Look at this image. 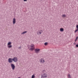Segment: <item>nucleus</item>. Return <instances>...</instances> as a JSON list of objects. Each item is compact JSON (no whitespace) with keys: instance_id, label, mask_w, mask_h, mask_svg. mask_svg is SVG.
Returning <instances> with one entry per match:
<instances>
[{"instance_id":"nucleus-4","label":"nucleus","mask_w":78,"mask_h":78,"mask_svg":"<svg viewBox=\"0 0 78 78\" xmlns=\"http://www.w3.org/2000/svg\"><path fill=\"white\" fill-rule=\"evenodd\" d=\"M10 65L12 70H14V69H15V65L13 63H11Z\"/></svg>"},{"instance_id":"nucleus-22","label":"nucleus","mask_w":78,"mask_h":78,"mask_svg":"<svg viewBox=\"0 0 78 78\" xmlns=\"http://www.w3.org/2000/svg\"><path fill=\"white\" fill-rule=\"evenodd\" d=\"M45 72V70H44L43 71V72Z\"/></svg>"},{"instance_id":"nucleus-23","label":"nucleus","mask_w":78,"mask_h":78,"mask_svg":"<svg viewBox=\"0 0 78 78\" xmlns=\"http://www.w3.org/2000/svg\"><path fill=\"white\" fill-rule=\"evenodd\" d=\"M24 2H27V0H23Z\"/></svg>"},{"instance_id":"nucleus-25","label":"nucleus","mask_w":78,"mask_h":78,"mask_svg":"<svg viewBox=\"0 0 78 78\" xmlns=\"http://www.w3.org/2000/svg\"><path fill=\"white\" fill-rule=\"evenodd\" d=\"M28 48H30V47H29V46H28Z\"/></svg>"},{"instance_id":"nucleus-17","label":"nucleus","mask_w":78,"mask_h":78,"mask_svg":"<svg viewBox=\"0 0 78 78\" xmlns=\"http://www.w3.org/2000/svg\"><path fill=\"white\" fill-rule=\"evenodd\" d=\"M68 77L69 78H71V77H70V74L68 75Z\"/></svg>"},{"instance_id":"nucleus-9","label":"nucleus","mask_w":78,"mask_h":78,"mask_svg":"<svg viewBox=\"0 0 78 78\" xmlns=\"http://www.w3.org/2000/svg\"><path fill=\"white\" fill-rule=\"evenodd\" d=\"M60 31H61L62 32L64 31V29L63 28H60Z\"/></svg>"},{"instance_id":"nucleus-2","label":"nucleus","mask_w":78,"mask_h":78,"mask_svg":"<svg viewBox=\"0 0 78 78\" xmlns=\"http://www.w3.org/2000/svg\"><path fill=\"white\" fill-rule=\"evenodd\" d=\"M8 61L9 63H12V61H13V60L12 58H9L8 59Z\"/></svg>"},{"instance_id":"nucleus-12","label":"nucleus","mask_w":78,"mask_h":78,"mask_svg":"<svg viewBox=\"0 0 78 78\" xmlns=\"http://www.w3.org/2000/svg\"><path fill=\"white\" fill-rule=\"evenodd\" d=\"M12 43H11V42H9L8 44H7V45H11V44Z\"/></svg>"},{"instance_id":"nucleus-7","label":"nucleus","mask_w":78,"mask_h":78,"mask_svg":"<svg viewBox=\"0 0 78 78\" xmlns=\"http://www.w3.org/2000/svg\"><path fill=\"white\" fill-rule=\"evenodd\" d=\"M76 30H75V33H76L77 31H78V25L76 26Z\"/></svg>"},{"instance_id":"nucleus-20","label":"nucleus","mask_w":78,"mask_h":78,"mask_svg":"<svg viewBox=\"0 0 78 78\" xmlns=\"http://www.w3.org/2000/svg\"><path fill=\"white\" fill-rule=\"evenodd\" d=\"M30 47L31 48L33 47H34V45L33 44V45H31Z\"/></svg>"},{"instance_id":"nucleus-15","label":"nucleus","mask_w":78,"mask_h":78,"mask_svg":"<svg viewBox=\"0 0 78 78\" xmlns=\"http://www.w3.org/2000/svg\"><path fill=\"white\" fill-rule=\"evenodd\" d=\"M78 37H76V39L75 40V42H76V41H77V40H78Z\"/></svg>"},{"instance_id":"nucleus-1","label":"nucleus","mask_w":78,"mask_h":78,"mask_svg":"<svg viewBox=\"0 0 78 78\" xmlns=\"http://www.w3.org/2000/svg\"><path fill=\"white\" fill-rule=\"evenodd\" d=\"M41 78H47V74L46 73H44L42 75Z\"/></svg>"},{"instance_id":"nucleus-10","label":"nucleus","mask_w":78,"mask_h":78,"mask_svg":"<svg viewBox=\"0 0 78 78\" xmlns=\"http://www.w3.org/2000/svg\"><path fill=\"white\" fill-rule=\"evenodd\" d=\"M27 33V31H25L24 32L22 33H21V34H25V33Z\"/></svg>"},{"instance_id":"nucleus-19","label":"nucleus","mask_w":78,"mask_h":78,"mask_svg":"<svg viewBox=\"0 0 78 78\" xmlns=\"http://www.w3.org/2000/svg\"><path fill=\"white\" fill-rule=\"evenodd\" d=\"M47 44H48V43H47V42L45 43H44L45 45H47Z\"/></svg>"},{"instance_id":"nucleus-11","label":"nucleus","mask_w":78,"mask_h":78,"mask_svg":"<svg viewBox=\"0 0 78 78\" xmlns=\"http://www.w3.org/2000/svg\"><path fill=\"white\" fill-rule=\"evenodd\" d=\"M8 48H11L12 47V45H7Z\"/></svg>"},{"instance_id":"nucleus-24","label":"nucleus","mask_w":78,"mask_h":78,"mask_svg":"<svg viewBox=\"0 0 78 78\" xmlns=\"http://www.w3.org/2000/svg\"><path fill=\"white\" fill-rule=\"evenodd\" d=\"M43 62H44H44H45V61L43 60Z\"/></svg>"},{"instance_id":"nucleus-18","label":"nucleus","mask_w":78,"mask_h":78,"mask_svg":"<svg viewBox=\"0 0 78 78\" xmlns=\"http://www.w3.org/2000/svg\"><path fill=\"white\" fill-rule=\"evenodd\" d=\"M41 62L42 63H44V62H43V61L42 60V59H41Z\"/></svg>"},{"instance_id":"nucleus-13","label":"nucleus","mask_w":78,"mask_h":78,"mask_svg":"<svg viewBox=\"0 0 78 78\" xmlns=\"http://www.w3.org/2000/svg\"><path fill=\"white\" fill-rule=\"evenodd\" d=\"M62 17H66V16L65 14H64L63 15H62Z\"/></svg>"},{"instance_id":"nucleus-14","label":"nucleus","mask_w":78,"mask_h":78,"mask_svg":"<svg viewBox=\"0 0 78 78\" xmlns=\"http://www.w3.org/2000/svg\"><path fill=\"white\" fill-rule=\"evenodd\" d=\"M29 50H34V48H30Z\"/></svg>"},{"instance_id":"nucleus-6","label":"nucleus","mask_w":78,"mask_h":78,"mask_svg":"<svg viewBox=\"0 0 78 78\" xmlns=\"http://www.w3.org/2000/svg\"><path fill=\"white\" fill-rule=\"evenodd\" d=\"M42 33V31L41 30H39L37 32V34H41V33Z\"/></svg>"},{"instance_id":"nucleus-3","label":"nucleus","mask_w":78,"mask_h":78,"mask_svg":"<svg viewBox=\"0 0 78 78\" xmlns=\"http://www.w3.org/2000/svg\"><path fill=\"white\" fill-rule=\"evenodd\" d=\"M13 59V61L15 62H16L17 61V57H15L13 58H12Z\"/></svg>"},{"instance_id":"nucleus-8","label":"nucleus","mask_w":78,"mask_h":78,"mask_svg":"<svg viewBox=\"0 0 78 78\" xmlns=\"http://www.w3.org/2000/svg\"><path fill=\"white\" fill-rule=\"evenodd\" d=\"M16 19L15 18H13V24H15L16 23Z\"/></svg>"},{"instance_id":"nucleus-5","label":"nucleus","mask_w":78,"mask_h":78,"mask_svg":"<svg viewBox=\"0 0 78 78\" xmlns=\"http://www.w3.org/2000/svg\"><path fill=\"white\" fill-rule=\"evenodd\" d=\"M35 51L36 53H37L40 51V49L38 48H36L35 49Z\"/></svg>"},{"instance_id":"nucleus-16","label":"nucleus","mask_w":78,"mask_h":78,"mask_svg":"<svg viewBox=\"0 0 78 78\" xmlns=\"http://www.w3.org/2000/svg\"><path fill=\"white\" fill-rule=\"evenodd\" d=\"M35 76H34V75H33L32 76V78H34Z\"/></svg>"},{"instance_id":"nucleus-21","label":"nucleus","mask_w":78,"mask_h":78,"mask_svg":"<svg viewBox=\"0 0 78 78\" xmlns=\"http://www.w3.org/2000/svg\"><path fill=\"white\" fill-rule=\"evenodd\" d=\"M18 49H21V46H20V47L18 48Z\"/></svg>"}]
</instances>
